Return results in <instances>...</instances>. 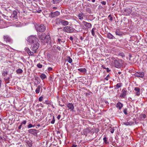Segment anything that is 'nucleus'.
<instances>
[{"instance_id": "f257e3e1", "label": "nucleus", "mask_w": 147, "mask_h": 147, "mask_svg": "<svg viewBox=\"0 0 147 147\" xmlns=\"http://www.w3.org/2000/svg\"><path fill=\"white\" fill-rule=\"evenodd\" d=\"M27 41L31 44H33L39 41L38 38L34 36H31L28 37Z\"/></svg>"}, {"instance_id": "f03ea898", "label": "nucleus", "mask_w": 147, "mask_h": 147, "mask_svg": "<svg viewBox=\"0 0 147 147\" xmlns=\"http://www.w3.org/2000/svg\"><path fill=\"white\" fill-rule=\"evenodd\" d=\"M35 28L37 31L40 32H44L46 29L45 27L44 24H38L35 26Z\"/></svg>"}, {"instance_id": "7ed1b4c3", "label": "nucleus", "mask_w": 147, "mask_h": 147, "mask_svg": "<svg viewBox=\"0 0 147 147\" xmlns=\"http://www.w3.org/2000/svg\"><path fill=\"white\" fill-rule=\"evenodd\" d=\"M122 62V60L120 59L115 60L114 61V64L115 66L117 68H120L121 66L120 62Z\"/></svg>"}, {"instance_id": "20e7f679", "label": "nucleus", "mask_w": 147, "mask_h": 147, "mask_svg": "<svg viewBox=\"0 0 147 147\" xmlns=\"http://www.w3.org/2000/svg\"><path fill=\"white\" fill-rule=\"evenodd\" d=\"M63 30L67 32H74V28L71 26H65L63 29Z\"/></svg>"}, {"instance_id": "39448f33", "label": "nucleus", "mask_w": 147, "mask_h": 147, "mask_svg": "<svg viewBox=\"0 0 147 147\" xmlns=\"http://www.w3.org/2000/svg\"><path fill=\"white\" fill-rule=\"evenodd\" d=\"M60 14V13L58 11H56L54 12H51L49 15V17L51 18H53L57 16Z\"/></svg>"}, {"instance_id": "423d86ee", "label": "nucleus", "mask_w": 147, "mask_h": 147, "mask_svg": "<svg viewBox=\"0 0 147 147\" xmlns=\"http://www.w3.org/2000/svg\"><path fill=\"white\" fill-rule=\"evenodd\" d=\"M127 90L125 88H124L122 89L121 94L120 95V97L121 98H124L127 95Z\"/></svg>"}, {"instance_id": "0eeeda50", "label": "nucleus", "mask_w": 147, "mask_h": 147, "mask_svg": "<svg viewBox=\"0 0 147 147\" xmlns=\"http://www.w3.org/2000/svg\"><path fill=\"white\" fill-rule=\"evenodd\" d=\"M134 75L136 77L142 78L144 77V74L143 72H137L135 73Z\"/></svg>"}, {"instance_id": "6e6552de", "label": "nucleus", "mask_w": 147, "mask_h": 147, "mask_svg": "<svg viewBox=\"0 0 147 147\" xmlns=\"http://www.w3.org/2000/svg\"><path fill=\"white\" fill-rule=\"evenodd\" d=\"M45 38V39L43 40L44 43L49 44L51 42V39L49 35L46 36Z\"/></svg>"}, {"instance_id": "1a4fd4ad", "label": "nucleus", "mask_w": 147, "mask_h": 147, "mask_svg": "<svg viewBox=\"0 0 147 147\" xmlns=\"http://www.w3.org/2000/svg\"><path fill=\"white\" fill-rule=\"evenodd\" d=\"M28 132L29 133L36 136H37L38 133L37 130L34 129H30L28 130Z\"/></svg>"}, {"instance_id": "9d476101", "label": "nucleus", "mask_w": 147, "mask_h": 147, "mask_svg": "<svg viewBox=\"0 0 147 147\" xmlns=\"http://www.w3.org/2000/svg\"><path fill=\"white\" fill-rule=\"evenodd\" d=\"M33 44V51H35V52H36V51L38 49L39 47V44L38 43V42H37Z\"/></svg>"}, {"instance_id": "9b49d317", "label": "nucleus", "mask_w": 147, "mask_h": 147, "mask_svg": "<svg viewBox=\"0 0 147 147\" xmlns=\"http://www.w3.org/2000/svg\"><path fill=\"white\" fill-rule=\"evenodd\" d=\"M67 107L68 108V110H69L70 111H73L74 105L71 103H69L67 105Z\"/></svg>"}, {"instance_id": "f8f14e48", "label": "nucleus", "mask_w": 147, "mask_h": 147, "mask_svg": "<svg viewBox=\"0 0 147 147\" xmlns=\"http://www.w3.org/2000/svg\"><path fill=\"white\" fill-rule=\"evenodd\" d=\"M3 38L5 41L6 42H11L12 41V39L8 35L4 36Z\"/></svg>"}, {"instance_id": "ddd939ff", "label": "nucleus", "mask_w": 147, "mask_h": 147, "mask_svg": "<svg viewBox=\"0 0 147 147\" xmlns=\"http://www.w3.org/2000/svg\"><path fill=\"white\" fill-rule=\"evenodd\" d=\"M134 90L135 91V93L136 96H139L140 94V89L138 87L134 88Z\"/></svg>"}, {"instance_id": "4468645a", "label": "nucleus", "mask_w": 147, "mask_h": 147, "mask_svg": "<svg viewBox=\"0 0 147 147\" xmlns=\"http://www.w3.org/2000/svg\"><path fill=\"white\" fill-rule=\"evenodd\" d=\"M82 24L86 27L88 28H90L92 27V25L91 24L85 21H83L82 22Z\"/></svg>"}, {"instance_id": "2eb2a0df", "label": "nucleus", "mask_w": 147, "mask_h": 147, "mask_svg": "<svg viewBox=\"0 0 147 147\" xmlns=\"http://www.w3.org/2000/svg\"><path fill=\"white\" fill-rule=\"evenodd\" d=\"M17 12L16 11H14L13 13H11V16H10L11 18H15V19H17Z\"/></svg>"}, {"instance_id": "dca6fc26", "label": "nucleus", "mask_w": 147, "mask_h": 147, "mask_svg": "<svg viewBox=\"0 0 147 147\" xmlns=\"http://www.w3.org/2000/svg\"><path fill=\"white\" fill-rule=\"evenodd\" d=\"M46 36V34L45 33H42L39 35L38 38L40 40L43 41L45 39V38Z\"/></svg>"}, {"instance_id": "f3484780", "label": "nucleus", "mask_w": 147, "mask_h": 147, "mask_svg": "<svg viewBox=\"0 0 147 147\" xmlns=\"http://www.w3.org/2000/svg\"><path fill=\"white\" fill-rule=\"evenodd\" d=\"M115 33L116 35L119 36H122L123 34V32L119 29H117L116 30Z\"/></svg>"}, {"instance_id": "a211bd4d", "label": "nucleus", "mask_w": 147, "mask_h": 147, "mask_svg": "<svg viewBox=\"0 0 147 147\" xmlns=\"http://www.w3.org/2000/svg\"><path fill=\"white\" fill-rule=\"evenodd\" d=\"M59 21L64 26L67 25L69 23L67 21L63 20H60Z\"/></svg>"}, {"instance_id": "6ab92c4d", "label": "nucleus", "mask_w": 147, "mask_h": 147, "mask_svg": "<svg viewBox=\"0 0 147 147\" xmlns=\"http://www.w3.org/2000/svg\"><path fill=\"white\" fill-rule=\"evenodd\" d=\"M123 106V104L120 102H119L116 104V107L119 110L121 109Z\"/></svg>"}, {"instance_id": "aec40b11", "label": "nucleus", "mask_w": 147, "mask_h": 147, "mask_svg": "<svg viewBox=\"0 0 147 147\" xmlns=\"http://www.w3.org/2000/svg\"><path fill=\"white\" fill-rule=\"evenodd\" d=\"M107 38L109 39H115V38L110 33H108L107 34Z\"/></svg>"}, {"instance_id": "412c9836", "label": "nucleus", "mask_w": 147, "mask_h": 147, "mask_svg": "<svg viewBox=\"0 0 147 147\" xmlns=\"http://www.w3.org/2000/svg\"><path fill=\"white\" fill-rule=\"evenodd\" d=\"M122 84L121 83H118L116 85L114 86L115 88L116 89H117L120 87L122 86Z\"/></svg>"}, {"instance_id": "4be33fe9", "label": "nucleus", "mask_w": 147, "mask_h": 147, "mask_svg": "<svg viewBox=\"0 0 147 147\" xmlns=\"http://www.w3.org/2000/svg\"><path fill=\"white\" fill-rule=\"evenodd\" d=\"M124 14L126 15H128L131 13L130 10L125 9L124 10Z\"/></svg>"}, {"instance_id": "5701e85b", "label": "nucleus", "mask_w": 147, "mask_h": 147, "mask_svg": "<svg viewBox=\"0 0 147 147\" xmlns=\"http://www.w3.org/2000/svg\"><path fill=\"white\" fill-rule=\"evenodd\" d=\"M25 49L26 51L28 53L29 55H33L34 53L31 51L28 48H26Z\"/></svg>"}, {"instance_id": "b1692460", "label": "nucleus", "mask_w": 147, "mask_h": 147, "mask_svg": "<svg viewBox=\"0 0 147 147\" xmlns=\"http://www.w3.org/2000/svg\"><path fill=\"white\" fill-rule=\"evenodd\" d=\"M78 70L82 73H85L86 72V70L85 68H81L78 69Z\"/></svg>"}, {"instance_id": "393cba45", "label": "nucleus", "mask_w": 147, "mask_h": 147, "mask_svg": "<svg viewBox=\"0 0 147 147\" xmlns=\"http://www.w3.org/2000/svg\"><path fill=\"white\" fill-rule=\"evenodd\" d=\"M79 24V25H75L76 26L75 28H76V30H75V31H76V32H78L80 31V29L81 28V27H80V24Z\"/></svg>"}, {"instance_id": "a878e982", "label": "nucleus", "mask_w": 147, "mask_h": 147, "mask_svg": "<svg viewBox=\"0 0 147 147\" xmlns=\"http://www.w3.org/2000/svg\"><path fill=\"white\" fill-rule=\"evenodd\" d=\"M84 14L83 13H80L78 15V17L79 19L81 20L83 19Z\"/></svg>"}, {"instance_id": "bb28decb", "label": "nucleus", "mask_w": 147, "mask_h": 147, "mask_svg": "<svg viewBox=\"0 0 147 147\" xmlns=\"http://www.w3.org/2000/svg\"><path fill=\"white\" fill-rule=\"evenodd\" d=\"M26 143L28 145L29 147H32V143H31L30 141L27 140L26 142Z\"/></svg>"}, {"instance_id": "cd10ccee", "label": "nucleus", "mask_w": 147, "mask_h": 147, "mask_svg": "<svg viewBox=\"0 0 147 147\" xmlns=\"http://www.w3.org/2000/svg\"><path fill=\"white\" fill-rule=\"evenodd\" d=\"M41 78L43 80L47 78L46 76L44 74H42L40 76Z\"/></svg>"}, {"instance_id": "c85d7f7f", "label": "nucleus", "mask_w": 147, "mask_h": 147, "mask_svg": "<svg viewBox=\"0 0 147 147\" xmlns=\"http://www.w3.org/2000/svg\"><path fill=\"white\" fill-rule=\"evenodd\" d=\"M41 88V86L40 85L38 86L37 88H36L35 90V92L36 93L38 94L39 93Z\"/></svg>"}, {"instance_id": "c756f323", "label": "nucleus", "mask_w": 147, "mask_h": 147, "mask_svg": "<svg viewBox=\"0 0 147 147\" xmlns=\"http://www.w3.org/2000/svg\"><path fill=\"white\" fill-rule=\"evenodd\" d=\"M66 60L70 63H71L72 61V59L69 57H67Z\"/></svg>"}, {"instance_id": "7c9ffc66", "label": "nucleus", "mask_w": 147, "mask_h": 147, "mask_svg": "<svg viewBox=\"0 0 147 147\" xmlns=\"http://www.w3.org/2000/svg\"><path fill=\"white\" fill-rule=\"evenodd\" d=\"M16 72L18 74H21L23 72V70L22 69L19 68L16 70Z\"/></svg>"}, {"instance_id": "2f4dec72", "label": "nucleus", "mask_w": 147, "mask_h": 147, "mask_svg": "<svg viewBox=\"0 0 147 147\" xmlns=\"http://www.w3.org/2000/svg\"><path fill=\"white\" fill-rule=\"evenodd\" d=\"M123 124L124 125H132V123L131 122H124Z\"/></svg>"}, {"instance_id": "473e14b6", "label": "nucleus", "mask_w": 147, "mask_h": 147, "mask_svg": "<svg viewBox=\"0 0 147 147\" xmlns=\"http://www.w3.org/2000/svg\"><path fill=\"white\" fill-rule=\"evenodd\" d=\"M96 30V28H93L91 30V33L92 35L93 36H94L95 35L94 31Z\"/></svg>"}, {"instance_id": "72a5a7b5", "label": "nucleus", "mask_w": 147, "mask_h": 147, "mask_svg": "<svg viewBox=\"0 0 147 147\" xmlns=\"http://www.w3.org/2000/svg\"><path fill=\"white\" fill-rule=\"evenodd\" d=\"M109 129L111 133H113L115 130L114 128H112L111 127H110Z\"/></svg>"}, {"instance_id": "f704fd0d", "label": "nucleus", "mask_w": 147, "mask_h": 147, "mask_svg": "<svg viewBox=\"0 0 147 147\" xmlns=\"http://www.w3.org/2000/svg\"><path fill=\"white\" fill-rule=\"evenodd\" d=\"M118 54H119V55H120V56H121L122 57H125V54L123 52L119 53Z\"/></svg>"}, {"instance_id": "c9c22d12", "label": "nucleus", "mask_w": 147, "mask_h": 147, "mask_svg": "<svg viewBox=\"0 0 147 147\" xmlns=\"http://www.w3.org/2000/svg\"><path fill=\"white\" fill-rule=\"evenodd\" d=\"M8 74V72L7 71H3L2 72V74L4 76H5L6 75H7Z\"/></svg>"}, {"instance_id": "e433bc0d", "label": "nucleus", "mask_w": 147, "mask_h": 147, "mask_svg": "<svg viewBox=\"0 0 147 147\" xmlns=\"http://www.w3.org/2000/svg\"><path fill=\"white\" fill-rule=\"evenodd\" d=\"M53 1L54 4L60 2V0H53Z\"/></svg>"}, {"instance_id": "4c0bfd02", "label": "nucleus", "mask_w": 147, "mask_h": 147, "mask_svg": "<svg viewBox=\"0 0 147 147\" xmlns=\"http://www.w3.org/2000/svg\"><path fill=\"white\" fill-rule=\"evenodd\" d=\"M35 80H37V82L36 83H37L36 84V83H35V84L36 85V84H39L40 82H39V81L40 80L39 78L38 77H36V78H35Z\"/></svg>"}, {"instance_id": "58836bf2", "label": "nucleus", "mask_w": 147, "mask_h": 147, "mask_svg": "<svg viewBox=\"0 0 147 147\" xmlns=\"http://www.w3.org/2000/svg\"><path fill=\"white\" fill-rule=\"evenodd\" d=\"M37 66L39 68H41L42 67V65L40 63H38L37 65Z\"/></svg>"}, {"instance_id": "ea45409f", "label": "nucleus", "mask_w": 147, "mask_h": 147, "mask_svg": "<svg viewBox=\"0 0 147 147\" xmlns=\"http://www.w3.org/2000/svg\"><path fill=\"white\" fill-rule=\"evenodd\" d=\"M103 140L105 144L108 143V142L107 140V138L106 137L103 138Z\"/></svg>"}, {"instance_id": "a19ab883", "label": "nucleus", "mask_w": 147, "mask_h": 147, "mask_svg": "<svg viewBox=\"0 0 147 147\" xmlns=\"http://www.w3.org/2000/svg\"><path fill=\"white\" fill-rule=\"evenodd\" d=\"M108 18H110V19H109V20L110 21H112L113 20V18H112V16H111V14L109 15L108 16Z\"/></svg>"}, {"instance_id": "79ce46f5", "label": "nucleus", "mask_w": 147, "mask_h": 147, "mask_svg": "<svg viewBox=\"0 0 147 147\" xmlns=\"http://www.w3.org/2000/svg\"><path fill=\"white\" fill-rule=\"evenodd\" d=\"M127 109L125 108L124 109L123 112L125 115L127 114Z\"/></svg>"}, {"instance_id": "37998d69", "label": "nucleus", "mask_w": 147, "mask_h": 147, "mask_svg": "<svg viewBox=\"0 0 147 147\" xmlns=\"http://www.w3.org/2000/svg\"><path fill=\"white\" fill-rule=\"evenodd\" d=\"M45 103L46 104H48V105H51V102H49L48 100H46V101H45Z\"/></svg>"}, {"instance_id": "c03bdc74", "label": "nucleus", "mask_w": 147, "mask_h": 147, "mask_svg": "<svg viewBox=\"0 0 147 147\" xmlns=\"http://www.w3.org/2000/svg\"><path fill=\"white\" fill-rule=\"evenodd\" d=\"M34 125H32L31 124H29L28 126V128H30L32 127H34Z\"/></svg>"}, {"instance_id": "a18cd8bd", "label": "nucleus", "mask_w": 147, "mask_h": 147, "mask_svg": "<svg viewBox=\"0 0 147 147\" xmlns=\"http://www.w3.org/2000/svg\"><path fill=\"white\" fill-rule=\"evenodd\" d=\"M9 79L10 78L9 77L5 80V81H7V82L6 83H8L9 82Z\"/></svg>"}, {"instance_id": "49530a36", "label": "nucleus", "mask_w": 147, "mask_h": 147, "mask_svg": "<svg viewBox=\"0 0 147 147\" xmlns=\"http://www.w3.org/2000/svg\"><path fill=\"white\" fill-rule=\"evenodd\" d=\"M43 98V97L42 96H41L39 98V99H38L39 101H40V102L42 100Z\"/></svg>"}, {"instance_id": "de8ad7c7", "label": "nucleus", "mask_w": 147, "mask_h": 147, "mask_svg": "<svg viewBox=\"0 0 147 147\" xmlns=\"http://www.w3.org/2000/svg\"><path fill=\"white\" fill-rule=\"evenodd\" d=\"M101 3L102 4V5H106V1H102L101 2Z\"/></svg>"}, {"instance_id": "09e8293b", "label": "nucleus", "mask_w": 147, "mask_h": 147, "mask_svg": "<svg viewBox=\"0 0 147 147\" xmlns=\"http://www.w3.org/2000/svg\"><path fill=\"white\" fill-rule=\"evenodd\" d=\"M58 42H59V43L61 44V42H62V41L59 38L58 39Z\"/></svg>"}, {"instance_id": "8fccbe9b", "label": "nucleus", "mask_w": 147, "mask_h": 147, "mask_svg": "<svg viewBox=\"0 0 147 147\" xmlns=\"http://www.w3.org/2000/svg\"><path fill=\"white\" fill-rule=\"evenodd\" d=\"M26 123V121H23V122H22L21 124L22 125L23 124L25 125Z\"/></svg>"}, {"instance_id": "3c124183", "label": "nucleus", "mask_w": 147, "mask_h": 147, "mask_svg": "<svg viewBox=\"0 0 147 147\" xmlns=\"http://www.w3.org/2000/svg\"><path fill=\"white\" fill-rule=\"evenodd\" d=\"M48 69L49 71H51L53 69L52 67H48Z\"/></svg>"}, {"instance_id": "603ef678", "label": "nucleus", "mask_w": 147, "mask_h": 147, "mask_svg": "<svg viewBox=\"0 0 147 147\" xmlns=\"http://www.w3.org/2000/svg\"><path fill=\"white\" fill-rule=\"evenodd\" d=\"M55 120H52V121H51V123L52 124H54L55 122Z\"/></svg>"}, {"instance_id": "864d4df0", "label": "nucleus", "mask_w": 147, "mask_h": 147, "mask_svg": "<svg viewBox=\"0 0 147 147\" xmlns=\"http://www.w3.org/2000/svg\"><path fill=\"white\" fill-rule=\"evenodd\" d=\"M61 115H59L57 117V118L58 119H59L60 117H61Z\"/></svg>"}, {"instance_id": "5fc2aeb1", "label": "nucleus", "mask_w": 147, "mask_h": 147, "mask_svg": "<svg viewBox=\"0 0 147 147\" xmlns=\"http://www.w3.org/2000/svg\"><path fill=\"white\" fill-rule=\"evenodd\" d=\"M105 69L107 70V72H109L110 71V70L108 68H106Z\"/></svg>"}, {"instance_id": "6e6d98bb", "label": "nucleus", "mask_w": 147, "mask_h": 147, "mask_svg": "<svg viewBox=\"0 0 147 147\" xmlns=\"http://www.w3.org/2000/svg\"><path fill=\"white\" fill-rule=\"evenodd\" d=\"M142 117L143 118H145L146 117V115L145 114H144L142 115Z\"/></svg>"}, {"instance_id": "4d7b16f0", "label": "nucleus", "mask_w": 147, "mask_h": 147, "mask_svg": "<svg viewBox=\"0 0 147 147\" xmlns=\"http://www.w3.org/2000/svg\"><path fill=\"white\" fill-rule=\"evenodd\" d=\"M2 83V81L0 80V88L1 87V85Z\"/></svg>"}, {"instance_id": "13d9d810", "label": "nucleus", "mask_w": 147, "mask_h": 147, "mask_svg": "<svg viewBox=\"0 0 147 147\" xmlns=\"http://www.w3.org/2000/svg\"><path fill=\"white\" fill-rule=\"evenodd\" d=\"M22 126V125L21 124V125H20L18 127V129H20L21 128V126Z\"/></svg>"}, {"instance_id": "bf43d9fd", "label": "nucleus", "mask_w": 147, "mask_h": 147, "mask_svg": "<svg viewBox=\"0 0 147 147\" xmlns=\"http://www.w3.org/2000/svg\"><path fill=\"white\" fill-rule=\"evenodd\" d=\"M70 39L71 40H73V38L72 36L70 37Z\"/></svg>"}, {"instance_id": "052dcab7", "label": "nucleus", "mask_w": 147, "mask_h": 147, "mask_svg": "<svg viewBox=\"0 0 147 147\" xmlns=\"http://www.w3.org/2000/svg\"><path fill=\"white\" fill-rule=\"evenodd\" d=\"M105 104H108V103H108V101H105Z\"/></svg>"}, {"instance_id": "680f3d73", "label": "nucleus", "mask_w": 147, "mask_h": 147, "mask_svg": "<svg viewBox=\"0 0 147 147\" xmlns=\"http://www.w3.org/2000/svg\"><path fill=\"white\" fill-rule=\"evenodd\" d=\"M41 11V10H40L38 11H37V12L38 13H40V12Z\"/></svg>"}, {"instance_id": "e2e57ef3", "label": "nucleus", "mask_w": 147, "mask_h": 147, "mask_svg": "<svg viewBox=\"0 0 147 147\" xmlns=\"http://www.w3.org/2000/svg\"><path fill=\"white\" fill-rule=\"evenodd\" d=\"M57 8V7H53V9H56Z\"/></svg>"}, {"instance_id": "0e129e2a", "label": "nucleus", "mask_w": 147, "mask_h": 147, "mask_svg": "<svg viewBox=\"0 0 147 147\" xmlns=\"http://www.w3.org/2000/svg\"><path fill=\"white\" fill-rule=\"evenodd\" d=\"M73 115H71V117H70L71 118H72V119H73Z\"/></svg>"}, {"instance_id": "69168bd1", "label": "nucleus", "mask_w": 147, "mask_h": 147, "mask_svg": "<svg viewBox=\"0 0 147 147\" xmlns=\"http://www.w3.org/2000/svg\"><path fill=\"white\" fill-rule=\"evenodd\" d=\"M2 140H3V139L2 138L0 137V141Z\"/></svg>"}, {"instance_id": "338daca9", "label": "nucleus", "mask_w": 147, "mask_h": 147, "mask_svg": "<svg viewBox=\"0 0 147 147\" xmlns=\"http://www.w3.org/2000/svg\"><path fill=\"white\" fill-rule=\"evenodd\" d=\"M51 106L53 107V108H54V107L53 106V105L52 104H51Z\"/></svg>"}, {"instance_id": "774afa93", "label": "nucleus", "mask_w": 147, "mask_h": 147, "mask_svg": "<svg viewBox=\"0 0 147 147\" xmlns=\"http://www.w3.org/2000/svg\"><path fill=\"white\" fill-rule=\"evenodd\" d=\"M121 72H118V74H121Z\"/></svg>"}]
</instances>
